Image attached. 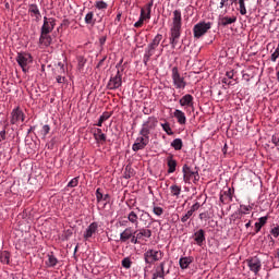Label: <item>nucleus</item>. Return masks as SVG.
<instances>
[{
    "mask_svg": "<svg viewBox=\"0 0 279 279\" xmlns=\"http://www.w3.org/2000/svg\"><path fill=\"white\" fill-rule=\"evenodd\" d=\"M163 254L161 251L148 250L144 253V260L147 265H153L162 258Z\"/></svg>",
    "mask_w": 279,
    "mask_h": 279,
    "instance_id": "obj_8",
    "label": "nucleus"
},
{
    "mask_svg": "<svg viewBox=\"0 0 279 279\" xmlns=\"http://www.w3.org/2000/svg\"><path fill=\"white\" fill-rule=\"evenodd\" d=\"M56 80H57L58 84H64V82H66V77L61 76V75H58L56 77Z\"/></svg>",
    "mask_w": 279,
    "mask_h": 279,
    "instance_id": "obj_52",
    "label": "nucleus"
},
{
    "mask_svg": "<svg viewBox=\"0 0 279 279\" xmlns=\"http://www.w3.org/2000/svg\"><path fill=\"white\" fill-rule=\"evenodd\" d=\"M162 41V34H157L153 41L147 46L144 53L143 62L145 65H147V62H149L151 56L156 53V49H158V45Z\"/></svg>",
    "mask_w": 279,
    "mask_h": 279,
    "instance_id": "obj_2",
    "label": "nucleus"
},
{
    "mask_svg": "<svg viewBox=\"0 0 279 279\" xmlns=\"http://www.w3.org/2000/svg\"><path fill=\"white\" fill-rule=\"evenodd\" d=\"M168 173H175V168L178 167V161L173 159V155L168 156L167 158Z\"/></svg>",
    "mask_w": 279,
    "mask_h": 279,
    "instance_id": "obj_24",
    "label": "nucleus"
},
{
    "mask_svg": "<svg viewBox=\"0 0 279 279\" xmlns=\"http://www.w3.org/2000/svg\"><path fill=\"white\" fill-rule=\"evenodd\" d=\"M161 128H162L163 132H166V134H168V136H173V131L171 130V125L169 124V122L161 123Z\"/></svg>",
    "mask_w": 279,
    "mask_h": 279,
    "instance_id": "obj_37",
    "label": "nucleus"
},
{
    "mask_svg": "<svg viewBox=\"0 0 279 279\" xmlns=\"http://www.w3.org/2000/svg\"><path fill=\"white\" fill-rule=\"evenodd\" d=\"M110 117H112V113L108 112V111H105L101 116H100V119L101 121H108V119H110Z\"/></svg>",
    "mask_w": 279,
    "mask_h": 279,
    "instance_id": "obj_48",
    "label": "nucleus"
},
{
    "mask_svg": "<svg viewBox=\"0 0 279 279\" xmlns=\"http://www.w3.org/2000/svg\"><path fill=\"white\" fill-rule=\"evenodd\" d=\"M220 202L221 204H230L232 202V190L228 189L220 193Z\"/></svg>",
    "mask_w": 279,
    "mask_h": 279,
    "instance_id": "obj_22",
    "label": "nucleus"
},
{
    "mask_svg": "<svg viewBox=\"0 0 279 279\" xmlns=\"http://www.w3.org/2000/svg\"><path fill=\"white\" fill-rule=\"evenodd\" d=\"M102 202H110V194H102Z\"/></svg>",
    "mask_w": 279,
    "mask_h": 279,
    "instance_id": "obj_60",
    "label": "nucleus"
},
{
    "mask_svg": "<svg viewBox=\"0 0 279 279\" xmlns=\"http://www.w3.org/2000/svg\"><path fill=\"white\" fill-rule=\"evenodd\" d=\"M272 143L274 145H276V147H278L279 145V134H276L272 136Z\"/></svg>",
    "mask_w": 279,
    "mask_h": 279,
    "instance_id": "obj_55",
    "label": "nucleus"
},
{
    "mask_svg": "<svg viewBox=\"0 0 279 279\" xmlns=\"http://www.w3.org/2000/svg\"><path fill=\"white\" fill-rule=\"evenodd\" d=\"M99 43H100L101 46L106 45V37H101L99 39Z\"/></svg>",
    "mask_w": 279,
    "mask_h": 279,
    "instance_id": "obj_62",
    "label": "nucleus"
},
{
    "mask_svg": "<svg viewBox=\"0 0 279 279\" xmlns=\"http://www.w3.org/2000/svg\"><path fill=\"white\" fill-rule=\"evenodd\" d=\"M98 229L99 225L97 222H92L83 234L85 241H88V239H93V234H96Z\"/></svg>",
    "mask_w": 279,
    "mask_h": 279,
    "instance_id": "obj_16",
    "label": "nucleus"
},
{
    "mask_svg": "<svg viewBox=\"0 0 279 279\" xmlns=\"http://www.w3.org/2000/svg\"><path fill=\"white\" fill-rule=\"evenodd\" d=\"M242 210H240V215H247L250 213V207L245 205H241Z\"/></svg>",
    "mask_w": 279,
    "mask_h": 279,
    "instance_id": "obj_50",
    "label": "nucleus"
},
{
    "mask_svg": "<svg viewBox=\"0 0 279 279\" xmlns=\"http://www.w3.org/2000/svg\"><path fill=\"white\" fill-rule=\"evenodd\" d=\"M226 5H228V0H221L219 9L221 10V9L226 8Z\"/></svg>",
    "mask_w": 279,
    "mask_h": 279,
    "instance_id": "obj_57",
    "label": "nucleus"
},
{
    "mask_svg": "<svg viewBox=\"0 0 279 279\" xmlns=\"http://www.w3.org/2000/svg\"><path fill=\"white\" fill-rule=\"evenodd\" d=\"M268 219H269V217L264 216V217H260L258 219V222H255V232H256V234H258V231L262 230V228H263V226H265V223H267Z\"/></svg>",
    "mask_w": 279,
    "mask_h": 279,
    "instance_id": "obj_30",
    "label": "nucleus"
},
{
    "mask_svg": "<svg viewBox=\"0 0 279 279\" xmlns=\"http://www.w3.org/2000/svg\"><path fill=\"white\" fill-rule=\"evenodd\" d=\"M252 226V221H248L246 225H245V228H251Z\"/></svg>",
    "mask_w": 279,
    "mask_h": 279,
    "instance_id": "obj_64",
    "label": "nucleus"
},
{
    "mask_svg": "<svg viewBox=\"0 0 279 279\" xmlns=\"http://www.w3.org/2000/svg\"><path fill=\"white\" fill-rule=\"evenodd\" d=\"M211 27L213 24L210 22H199L195 24L193 27L194 38H202V36H204V34H206Z\"/></svg>",
    "mask_w": 279,
    "mask_h": 279,
    "instance_id": "obj_7",
    "label": "nucleus"
},
{
    "mask_svg": "<svg viewBox=\"0 0 279 279\" xmlns=\"http://www.w3.org/2000/svg\"><path fill=\"white\" fill-rule=\"evenodd\" d=\"M15 60L23 73H27L29 65L34 62V57L29 52H19Z\"/></svg>",
    "mask_w": 279,
    "mask_h": 279,
    "instance_id": "obj_3",
    "label": "nucleus"
},
{
    "mask_svg": "<svg viewBox=\"0 0 279 279\" xmlns=\"http://www.w3.org/2000/svg\"><path fill=\"white\" fill-rule=\"evenodd\" d=\"M134 234H137V238H140V241H143V238L151 239V230L149 229H141L138 231H134Z\"/></svg>",
    "mask_w": 279,
    "mask_h": 279,
    "instance_id": "obj_28",
    "label": "nucleus"
},
{
    "mask_svg": "<svg viewBox=\"0 0 279 279\" xmlns=\"http://www.w3.org/2000/svg\"><path fill=\"white\" fill-rule=\"evenodd\" d=\"M123 84V74H121V71H117V74L114 76H111L108 84L107 88L109 90H117V88H121Z\"/></svg>",
    "mask_w": 279,
    "mask_h": 279,
    "instance_id": "obj_10",
    "label": "nucleus"
},
{
    "mask_svg": "<svg viewBox=\"0 0 279 279\" xmlns=\"http://www.w3.org/2000/svg\"><path fill=\"white\" fill-rule=\"evenodd\" d=\"M153 213H154V215H156L157 217H160V216H162V214L165 213V209H162V207L154 206V207H153Z\"/></svg>",
    "mask_w": 279,
    "mask_h": 279,
    "instance_id": "obj_42",
    "label": "nucleus"
},
{
    "mask_svg": "<svg viewBox=\"0 0 279 279\" xmlns=\"http://www.w3.org/2000/svg\"><path fill=\"white\" fill-rule=\"evenodd\" d=\"M122 267H124V269H130L132 267V259H130V257L123 258Z\"/></svg>",
    "mask_w": 279,
    "mask_h": 279,
    "instance_id": "obj_40",
    "label": "nucleus"
},
{
    "mask_svg": "<svg viewBox=\"0 0 279 279\" xmlns=\"http://www.w3.org/2000/svg\"><path fill=\"white\" fill-rule=\"evenodd\" d=\"M202 207V205L196 202L194 205H192V207L190 208L191 213H196V210H199V208Z\"/></svg>",
    "mask_w": 279,
    "mask_h": 279,
    "instance_id": "obj_49",
    "label": "nucleus"
},
{
    "mask_svg": "<svg viewBox=\"0 0 279 279\" xmlns=\"http://www.w3.org/2000/svg\"><path fill=\"white\" fill-rule=\"evenodd\" d=\"M246 265L254 276H258L260 269H263V262H260V258L256 256L246 259Z\"/></svg>",
    "mask_w": 279,
    "mask_h": 279,
    "instance_id": "obj_9",
    "label": "nucleus"
},
{
    "mask_svg": "<svg viewBox=\"0 0 279 279\" xmlns=\"http://www.w3.org/2000/svg\"><path fill=\"white\" fill-rule=\"evenodd\" d=\"M236 21V16H222L219 19V25L222 27H228V25H232Z\"/></svg>",
    "mask_w": 279,
    "mask_h": 279,
    "instance_id": "obj_25",
    "label": "nucleus"
},
{
    "mask_svg": "<svg viewBox=\"0 0 279 279\" xmlns=\"http://www.w3.org/2000/svg\"><path fill=\"white\" fill-rule=\"evenodd\" d=\"M167 265V262H161L157 267H155V271L153 272L151 279H165L166 276H169L171 274L170 269L165 270V266Z\"/></svg>",
    "mask_w": 279,
    "mask_h": 279,
    "instance_id": "obj_11",
    "label": "nucleus"
},
{
    "mask_svg": "<svg viewBox=\"0 0 279 279\" xmlns=\"http://www.w3.org/2000/svg\"><path fill=\"white\" fill-rule=\"evenodd\" d=\"M17 121H25V113L21 110V107H16L11 112V124L16 125Z\"/></svg>",
    "mask_w": 279,
    "mask_h": 279,
    "instance_id": "obj_14",
    "label": "nucleus"
},
{
    "mask_svg": "<svg viewBox=\"0 0 279 279\" xmlns=\"http://www.w3.org/2000/svg\"><path fill=\"white\" fill-rule=\"evenodd\" d=\"M226 76L228 77V80H232L234 77V70L227 72Z\"/></svg>",
    "mask_w": 279,
    "mask_h": 279,
    "instance_id": "obj_56",
    "label": "nucleus"
},
{
    "mask_svg": "<svg viewBox=\"0 0 279 279\" xmlns=\"http://www.w3.org/2000/svg\"><path fill=\"white\" fill-rule=\"evenodd\" d=\"M170 193L172 197H180V193H182V187L173 184L170 186Z\"/></svg>",
    "mask_w": 279,
    "mask_h": 279,
    "instance_id": "obj_33",
    "label": "nucleus"
},
{
    "mask_svg": "<svg viewBox=\"0 0 279 279\" xmlns=\"http://www.w3.org/2000/svg\"><path fill=\"white\" fill-rule=\"evenodd\" d=\"M183 145L184 144L182 143V138H175L171 143V147H173V149H175V151H180V149H182Z\"/></svg>",
    "mask_w": 279,
    "mask_h": 279,
    "instance_id": "obj_36",
    "label": "nucleus"
},
{
    "mask_svg": "<svg viewBox=\"0 0 279 279\" xmlns=\"http://www.w3.org/2000/svg\"><path fill=\"white\" fill-rule=\"evenodd\" d=\"M104 62H106V57H104L97 64V69H99L100 66H104Z\"/></svg>",
    "mask_w": 279,
    "mask_h": 279,
    "instance_id": "obj_61",
    "label": "nucleus"
},
{
    "mask_svg": "<svg viewBox=\"0 0 279 279\" xmlns=\"http://www.w3.org/2000/svg\"><path fill=\"white\" fill-rule=\"evenodd\" d=\"M95 8H97V10H108V3L104 0L96 1Z\"/></svg>",
    "mask_w": 279,
    "mask_h": 279,
    "instance_id": "obj_38",
    "label": "nucleus"
},
{
    "mask_svg": "<svg viewBox=\"0 0 279 279\" xmlns=\"http://www.w3.org/2000/svg\"><path fill=\"white\" fill-rule=\"evenodd\" d=\"M28 14L32 19H34L35 23H40L43 19V14L40 13V9L38 8V4L36 3L28 4Z\"/></svg>",
    "mask_w": 279,
    "mask_h": 279,
    "instance_id": "obj_13",
    "label": "nucleus"
},
{
    "mask_svg": "<svg viewBox=\"0 0 279 279\" xmlns=\"http://www.w3.org/2000/svg\"><path fill=\"white\" fill-rule=\"evenodd\" d=\"M193 236L196 245H198L199 247H202V245L206 243V231H204V229H199L194 232Z\"/></svg>",
    "mask_w": 279,
    "mask_h": 279,
    "instance_id": "obj_17",
    "label": "nucleus"
},
{
    "mask_svg": "<svg viewBox=\"0 0 279 279\" xmlns=\"http://www.w3.org/2000/svg\"><path fill=\"white\" fill-rule=\"evenodd\" d=\"M157 125L158 119H156V117H149L145 122H143L140 136H144L149 140V134H151L153 130H156Z\"/></svg>",
    "mask_w": 279,
    "mask_h": 279,
    "instance_id": "obj_4",
    "label": "nucleus"
},
{
    "mask_svg": "<svg viewBox=\"0 0 279 279\" xmlns=\"http://www.w3.org/2000/svg\"><path fill=\"white\" fill-rule=\"evenodd\" d=\"M0 263H2L3 265H10V252H0Z\"/></svg>",
    "mask_w": 279,
    "mask_h": 279,
    "instance_id": "obj_31",
    "label": "nucleus"
},
{
    "mask_svg": "<svg viewBox=\"0 0 279 279\" xmlns=\"http://www.w3.org/2000/svg\"><path fill=\"white\" fill-rule=\"evenodd\" d=\"M173 116L177 118L180 125L186 124V114L182 110L175 109Z\"/></svg>",
    "mask_w": 279,
    "mask_h": 279,
    "instance_id": "obj_26",
    "label": "nucleus"
},
{
    "mask_svg": "<svg viewBox=\"0 0 279 279\" xmlns=\"http://www.w3.org/2000/svg\"><path fill=\"white\" fill-rule=\"evenodd\" d=\"M96 125L98 128H101V125H104V120H101V118H99L98 123Z\"/></svg>",
    "mask_w": 279,
    "mask_h": 279,
    "instance_id": "obj_63",
    "label": "nucleus"
},
{
    "mask_svg": "<svg viewBox=\"0 0 279 279\" xmlns=\"http://www.w3.org/2000/svg\"><path fill=\"white\" fill-rule=\"evenodd\" d=\"M180 106H187L189 108L193 107V96L186 94L179 100Z\"/></svg>",
    "mask_w": 279,
    "mask_h": 279,
    "instance_id": "obj_27",
    "label": "nucleus"
},
{
    "mask_svg": "<svg viewBox=\"0 0 279 279\" xmlns=\"http://www.w3.org/2000/svg\"><path fill=\"white\" fill-rule=\"evenodd\" d=\"M149 145V138L145 136H141L136 138V142L133 144L132 149L133 151H141V149H145Z\"/></svg>",
    "mask_w": 279,
    "mask_h": 279,
    "instance_id": "obj_15",
    "label": "nucleus"
},
{
    "mask_svg": "<svg viewBox=\"0 0 279 279\" xmlns=\"http://www.w3.org/2000/svg\"><path fill=\"white\" fill-rule=\"evenodd\" d=\"M54 28H56V19L45 16L44 24L40 28V32L46 34H51V32H53Z\"/></svg>",
    "mask_w": 279,
    "mask_h": 279,
    "instance_id": "obj_12",
    "label": "nucleus"
},
{
    "mask_svg": "<svg viewBox=\"0 0 279 279\" xmlns=\"http://www.w3.org/2000/svg\"><path fill=\"white\" fill-rule=\"evenodd\" d=\"M270 234H272V236H274L275 239H278V236H279V226L272 228V229L270 230Z\"/></svg>",
    "mask_w": 279,
    "mask_h": 279,
    "instance_id": "obj_47",
    "label": "nucleus"
},
{
    "mask_svg": "<svg viewBox=\"0 0 279 279\" xmlns=\"http://www.w3.org/2000/svg\"><path fill=\"white\" fill-rule=\"evenodd\" d=\"M143 23H145V20L140 17V20L134 24V27H143Z\"/></svg>",
    "mask_w": 279,
    "mask_h": 279,
    "instance_id": "obj_51",
    "label": "nucleus"
},
{
    "mask_svg": "<svg viewBox=\"0 0 279 279\" xmlns=\"http://www.w3.org/2000/svg\"><path fill=\"white\" fill-rule=\"evenodd\" d=\"M1 141H5V130H2L0 132V143H1Z\"/></svg>",
    "mask_w": 279,
    "mask_h": 279,
    "instance_id": "obj_59",
    "label": "nucleus"
},
{
    "mask_svg": "<svg viewBox=\"0 0 279 279\" xmlns=\"http://www.w3.org/2000/svg\"><path fill=\"white\" fill-rule=\"evenodd\" d=\"M222 84H227V86H232V81H230V78H222Z\"/></svg>",
    "mask_w": 279,
    "mask_h": 279,
    "instance_id": "obj_58",
    "label": "nucleus"
},
{
    "mask_svg": "<svg viewBox=\"0 0 279 279\" xmlns=\"http://www.w3.org/2000/svg\"><path fill=\"white\" fill-rule=\"evenodd\" d=\"M50 33H43L40 32L39 36V45L40 47H49L51 43H53V38H51Z\"/></svg>",
    "mask_w": 279,
    "mask_h": 279,
    "instance_id": "obj_19",
    "label": "nucleus"
},
{
    "mask_svg": "<svg viewBox=\"0 0 279 279\" xmlns=\"http://www.w3.org/2000/svg\"><path fill=\"white\" fill-rule=\"evenodd\" d=\"M172 84L177 90H184L186 88V80L180 74L178 66H173L171 70Z\"/></svg>",
    "mask_w": 279,
    "mask_h": 279,
    "instance_id": "obj_5",
    "label": "nucleus"
},
{
    "mask_svg": "<svg viewBox=\"0 0 279 279\" xmlns=\"http://www.w3.org/2000/svg\"><path fill=\"white\" fill-rule=\"evenodd\" d=\"M46 265H48V267H56V265H58V258L53 256V253L48 254V262H46Z\"/></svg>",
    "mask_w": 279,
    "mask_h": 279,
    "instance_id": "obj_35",
    "label": "nucleus"
},
{
    "mask_svg": "<svg viewBox=\"0 0 279 279\" xmlns=\"http://www.w3.org/2000/svg\"><path fill=\"white\" fill-rule=\"evenodd\" d=\"M151 8H154V2H149L146 5H144L141 9L140 17L143 19L144 21H149V19H151Z\"/></svg>",
    "mask_w": 279,
    "mask_h": 279,
    "instance_id": "obj_18",
    "label": "nucleus"
},
{
    "mask_svg": "<svg viewBox=\"0 0 279 279\" xmlns=\"http://www.w3.org/2000/svg\"><path fill=\"white\" fill-rule=\"evenodd\" d=\"M77 184H80V179L78 178H74L72 179L69 183L68 186L70 189H75V186H77Z\"/></svg>",
    "mask_w": 279,
    "mask_h": 279,
    "instance_id": "obj_44",
    "label": "nucleus"
},
{
    "mask_svg": "<svg viewBox=\"0 0 279 279\" xmlns=\"http://www.w3.org/2000/svg\"><path fill=\"white\" fill-rule=\"evenodd\" d=\"M49 132H51V126H49V124H45L40 130L43 138H47V134H49Z\"/></svg>",
    "mask_w": 279,
    "mask_h": 279,
    "instance_id": "obj_39",
    "label": "nucleus"
},
{
    "mask_svg": "<svg viewBox=\"0 0 279 279\" xmlns=\"http://www.w3.org/2000/svg\"><path fill=\"white\" fill-rule=\"evenodd\" d=\"M86 64V59L84 57L78 58V66L82 69Z\"/></svg>",
    "mask_w": 279,
    "mask_h": 279,
    "instance_id": "obj_54",
    "label": "nucleus"
},
{
    "mask_svg": "<svg viewBox=\"0 0 279 279\" xmlns=\"http://www.w3.org/2000/svg\"><path fill=\"white\" fill-rule=\"evenodd\" d=\"M193 217V211L187 210V213L181 218L182 223H186Z\"/></svg>",
    "mask_w": 279,
    "mask_h": 279,
    "instance_id": "obj_41",
    "label": "nucleus"
},
{
    "mask_svg": "<svg viewBox=\"0 0 279 279\" xmlns=\"http://www.w3.org/2000/svg\"><path fill=\"white\" fill-rule=\"evenodd\" d=\"M191 263H193V257H181L179 259L181 269H189V265H191Z\"/></svg>",
    "mask_w": 279,
    "mask_h": 279,
    "instance_id": "obj_29",
    "label": "nucleus"
},
{
    "mask_svg": "<svg viewBox=\"0 0 279 279\" xmlns=\"http://www.w3.org/2000/svg\"><path fill=\"white\" fill-rule=\"evenodd\" d=\"M180 36H182V11L174 10L172 13V23L170 25V45L172 49L178 47L180 43Z\"/></svg>",
    "mask_w": 279,
    "mask_h": 279,
    "instance_id": "obj_1",
    "label": "nucleus"
},
{
    "mask_svg": "<svg viewBox=\"0 0 279 279\" xmlns=\"http://www.w3.org/2000/svg\"><path fill=\"white\" fill-rule=\"evenodd\" d=\"M231 3H233L236 7L238 12H240V14L242 16H245V14H247V7H245V1L247 0H230Z\"/></svg>",
    "mask_w": 279,
    "mask_h": 279,
    "instance_id": "obj_20",
    "label": "nucleus"
},
{
    "mask_svg": "<svg viewBox=\"0 0 279 279\" xmlns=\"http://www.w3.org/2000/svg\"><path fill=\"white\" fill-rule=\"evenodd\" d=\"M130 239H131V243H133V245H137V243H140V241H141L137 233H133Z\"/></svg>",
    "mask_w": 279,
    "mask_h": 279,
    "instance_id": "obj_45",
    "label": "nucleus"
},
{
    "mask_svg": "<svg viewBox=\"0 0 279 279\" xmlns=\"http://www.w3.org/2000/svg\"><path fill=\"white\" fill-rule=\"evenodd\" d=\"M96 22H97V20H95V13H93V11L88 12L85 15L86 25H95Z\"/></svg>",
    "mask_w": 279,
    "mask_h": 279,
    "instance_id": "obj_32",
    "label": "nucleus"
},
{
    "mask_svg": "<svg viewBox=\"0 0 279 279\" xmlns=\"http://www.w3.org/2000/svg\"><path fill=\"white\" fill-rule=\"evenodd\" d=\"M94 138L96 143H99L100 145H104L107 141L106 134H104V131H101V129H95Z\"/></svg>",
    "mask_w": 279,
    "mask_h": 279,
    "instance_id": "obj_21",
    "label": "nucleus"
},
{
    "mask_svg": "<svg viewBox=\"0 0 279 279\" xmlns=\"http://www.w3.org/2000/svg\"><path fill=\"white\" fill-rule=\"evenodd\" d=\"M132 234H134L132 227L126 228L122 233H120V241L122 243L130 241V239H132Z\"/></svg>",
    "mask_w": 279,
    "mask_h": 279,
    "instance_id": "obj_23",
    "label": "nucleus"
},
{
    "mask_svg": "<svg viewBox=\"0 0 279 279\" xmlns=\"http://www.w3.org/2000/svg\"><path fill=\"white\" fill-rule=\"evenodd\" d=\"M182 172H183V182H185V184H191V182H193L194 184H197L199 182V172L193 171L191 169V167H189L187 165H184L182 168Z\"/></svg>",
    "mask_w": 279,
    "mask_h": 279,
    "instance_id": "obj_6",
    "label": "nucleus"
},
{
    "mask_svg": "<svg viewBox=\"0 0 279 279\" xmlns=\"http://www.w3.org/2000/svg\"><path fill=\"white\" fill-rule=\"evenodd\" d=\"M123 13L118 12L116 19H114V25H119V23H121V16Z\"/></svg>",
    "mask_w": 279,
    "mask_h": 279,
    "instance_id": "obj_53",
    "label": "nucleus"
},
{
    "mask_svg": "<svg viewBox=\"0 0 279 279\" xmlns=\"http://www.w3.org/2000/svg\"><path fill=\"white\" fill-rule=\"evenodd\" d=\"M198 218L201 221H208V219H210V214L208 211L201 213Z\"/></svg>",
    "mask_w": 279,
    "mask_h": 279,
    "instance_id": "obj_43",
    "label": "nucleus"
},
{
    "mask_svg": "<svg viewBox=\"0 0 279 279\" xmlns=\"http://www.w3.org/2000/svg\"><path fill=\"white\" fill-rule=\"evenodd\" d=\"M96 199L98 203L102 202V199H104V193H101V189H99V187L96 190Z\"/></svg>",
    "mask_w": 279,
    "mask_h": 279,
    "instance_id": "obj_46",
    "label": "nucleus"
},
{
    "mask_svg": "<svg viewBox=\"0 0 279 279\" xmlns=\"http://www.w3.org/2000/svg\"><path fill=\"white\" fill-rule=\"evenodd\" d=\"M128 220L130 223H133L134 226L138 227V215H136L135 211H131L128 216Z\"/></svg>",
    "mask_w": 279,
    "mask_h": 279,
    "instance_id": "obj_34",
    "label": "nucleus"
}]
</instances>
